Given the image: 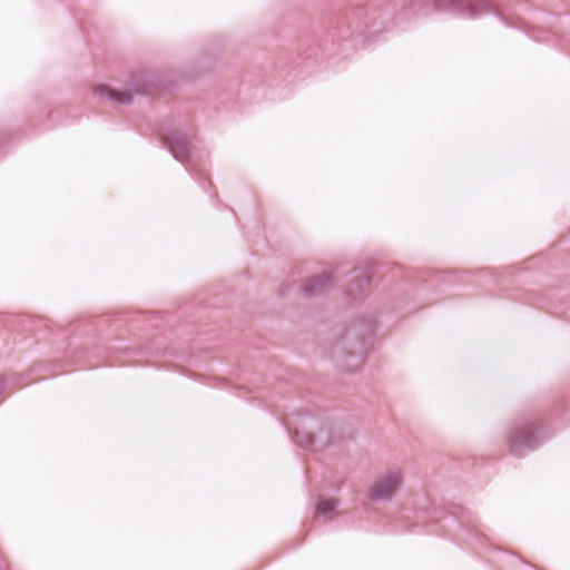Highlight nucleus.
<instances>
[{
  "mask_svg": "<svg viewBox=\"0 0 570 570\" xmlns=\"http://www.w3.org/2000/svg\"><path fill=\"white\" fill-rule=\"evenodd\" d=\"M97 92L100 98L111 100L117 105H129L131 102V95L127 91L101 86L98 88Z\"/></svg>",
  "mask_w": 570,
  "mask_h": 570,
  "instance_id": "423d86ee",
  "label": "nucleus"
},
{
  "mask_svg": "<svg viewBox=\"0 0 570 570\" xmlns=\"http://www.w3.org/2000/svg\"><path fill=\"white\" fill-rule=\"evenodd\" d=\"M332 279L333 276L328 273L306 278L302 284V292L307 297L321 295L330 288Z\"/></svg>",
  "mask_w": 570,
  "mask_h": 570,
  "instance_id": "39448f33",
  "label": "nucleus"
},
{
  "mask_svg": "<svg viewBox=\"0 0 570 570\" xmlns=\"http://www.w3.org/2000/svg\"><path fill=\"white\" fill-rule=\"evenodd\" d=\"M160 139L164 141L173 156L181 164H188L190 159V135L180 129L167 126L161 128L159 132Z\"/></svg>",
  "mask_w": 570,
  "mask_h": 570,
  "instance_id": "7ed1b4c3",
  "label": "nucleus"
},
{
  "mask_svg": "<svg viewBox=\"0 0 570 570\" xmlns=\"http://www.w3.org/2000/svg\"><path fill=\"white\" fill-rule=\"evenodd\" d=\"M337 507V501L331 499H323L316 505L315 512L317 515L323 518H332L334 515L335 509Z\"/></svg>",
  "mask_w": 570,
  "mask_h": 570,
  "instance_id": "1a4fd4ad",
  "label": "nucleus"
},
{
  "mask_svg": "<svg viewBox=\"0 0 570 570\" xmlns=\"http://www.w3.org/2000/svg\"><path fill=\"white\" fill-rule=\"evenodd\" d=\"M292 439L302 449H305V450H313L314 449V444H315L314 439L306 431L295 430L292 433Z\"/></svg>",
  "mask_w": 570,
  "mask_h": 570,
  "instance_id": "6e6552de",
  "label": "nucleus"
},
{
  "mask_svg": "<svg viewBox=\"0 0 570 570\" xmlns=\"http://www.w3.org/2000/svg\"><path fill=\"white\" fill-rule=\"evenodd\" d=\"M150 85V81L146 77H139L134 82V91L137 94L148 95L150 94V90L148 89V86Z\"/></svg>",
  "mask_w": 570,
  "mask_h": 570,
  "instance_id": "9d476101",
  "label": "nucleus"
},
{
  "mask_svg": "<svg viewBox=\"0 0 570 570\" xmlns=\"http://www.w3.org/2000/svg\"><path fill=\"white\" fill-rule=\"evenodd\" d=\"M352 285L347 288V295L352 298H355L358 294L362 293L364 286L370 281V275L366 271L356 269L353 272Z\"/></svg>",
  "mask_w": 570,
  "mask_h": 570,
  "instance_id": "0eeeda50",
  "label": "nucleus"
},
{
  "mask_svg": "<svg viewBox=\"0 0 570 570\" xmlns=\"http://www.w3.org/2000/svg\"><path fill=\"white\" fill-rule=\"evenodd\" d=\"M404 482V472L400 466H392L380 472L373 480L368 494L374 502H387Z\"/></svg>",
  "mask_w": 570,
  "mask_h": 570,
  "instance_id": "f03ea898",
  "label": "nucleus"
},
{
  "mask_svg": "<svg viewBox=\"0 0 570 570\" xmlns=\"http://www.w3.org/2000/svg\"><path fill=\"white\" fill-rule=\"evenodd\" d=\"M451 9L464 18L475 19L483 13L490 12V6L485 0L452 1Z\"/></svg>",
  "mask_w": 570,
  "mask_h": 570,
  "instance_id": "20e7f679",
  "label": "nucleus"
},
{
  "mask_svg": "<svg viewBox=\"0 0 570 570\" xmlns=\"http://www.w3.org/2000/svg\"><path fill=\"white\" fill-rule=\"evenodd\" d=\"M507 444L514 456H523L538 445L534 425L527 419L515 421L507 433Z\"/></svg>",
  "mask_w": 570,
  "mask_h": 570,
  "instance_id": "f257e3e1",
  "label": "nucleus"
}]
</instances>
